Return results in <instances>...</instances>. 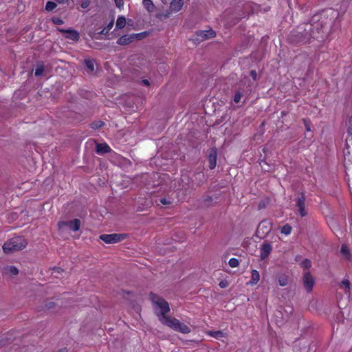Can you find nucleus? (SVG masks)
I'll return each mask as SVG.
<instances>
[{"mask_svg": "<svg viewBox=\"0 0 352 352\" xmlns=\"http://www.w3.org/2000/svg\"><path fill=\"white\" fill-rule=\"evenodd\" d=\"M27 245L28 243L23 236H15L3 244V250L7 254L13 253L25 248Z\"/></svg>", "mask_w": 352, "mask_h": 352, "instance_id": "obj_2", "label": "nucleus"}, {"mask_svg": "<svg viewBox=\"0 0 352 352\" xmlns=\"http://www.w3.org/2000/svg\"><path fill=\"white\" fill-rule=\"evenodd\" d=\"M340 253L342 256L346 258L349 259L350 258V250L347 245L343 244L340 248Z\"/></svg>", "mask_w": 352, "mask_h": 352, "instance_id": "obj_17", "label": "nucleus"}, {"mask_svg": "<svg viewBox=\"0 0 352 352\" xmlns=\"http://www.w3.org/2000/svg\"><path fill=\"white\" fill-rule=\"evenodd\" d=\"M58 30L59 32H60L61 33H63L65 35V38H67L68 39H70V40H72L74 41H76L79 39L78 32L73 29L65 30V29L58 28Z\"/></svg>", "mask_w": 352, "mask_h": 352, "instance_id": "obj_7", "label": "nucleus"}, {"mask_svg": "<svg viewBox=\"0 0 352 352\" xmlns=\"http://www.w3.org/2000/svg\"><path fill=\"white\" fill-rule=\"evenodd\" d=\"M7 270L9 271V272H10L11 274H12L13 275H16L18 274V270L16 267H14V266H10V267H8L7 268Z\"/></svg>", "mask_w": 352, "mask_h": 352, "instance_id": "obj_29", "label": "nucleus"}, {"mask_svg": "<svg viewBox=\"0 0 352 352\" xmlns=\"http://www.w3.org/2000/svg\"><path fill=\"white\" fill-rule=\"evenodd\" d=\"M228 263L231 267H236L239 265V261L235 258H232L229 260Z\"/></svg>", "mask_w": 352, "mask_h": 352, "instance_id": "obj_28", "label": "nucleus"}, {"mask_svg": "<svg viewBox=\"0 0 352 352\" xmlns=\"http://www.w3.org/2000/svg\"><path fill=\"white\" fill-rule=\"evenodd\" d=\"M209 335L216 339H221V338L224 337V333L221 331H210Z\"/></svg>", "mask_w": 352, "mask_h": 352, "instance_id": "obj_20", "label": "nucleus"}, {"mask_svg": "<svg viewBox=\"0 0 352 352\" xmlns=\"http://www.w3.org/2000/svg\"><path fill=\"white\" fill-rule=\"evenodd\" d=\"M126 25V19L124 16H118L116 21V28H123Z\"/></svg>", "mask_w": 352, "mask_h": 352, "instance_id": "obj_19", "label": "nucleus"}, {"mask_svg": "<svg viewBox=\"0 0 352 352\" xmlns=\"http://www.w3.org/2000/svg\"><path fill=\"white\" fill-rule=\"evenodd\" d=\"M340 287L345 289L346 293H349L350 291V283L347 279H344L341 283Z\"/></svg>", "mask_w": 352, "mask_h": 352, "instance_id": "obj_21", "label": "nucleus"}, {"mask_svg": "<svg viewBox=\"0 0 352 352\" xmlns=\"http://www.w3.org/2000/svg\"><path fill=\"white\" fill-rule=\"evenodd\" d=\"M142 83L146 86L149 85V81L148 80H143Z\"/></svg>", "mask_w": 352, "mask_h": 352, "instance_id": "obj_39", "label": "nucleus"}, {"mask_svg": "<svg viewBox=\"0 0 352 352\" xmlns=\"http://www.w3.org/2000/svg\"><path fill=\"white\" fill-rule=\"evenodd\" d=\"M172 202H173V201L169 198L168 199H167V198L160 199V203L162 204L163 205H169Z\"/></svg>", "mask_w": 352, "mask_h": 352, "instance_id": "obj_30", "label": "nucleus"}, {"mask_svg": "<svg viewBox=\"0 0 352 352\" xmlns=\"http://www.w3.org/2000/svg\"><path fill=\"white\" fill-rule=\"evenodd\" d=\"M272 247L268 243H263L260 248V257L261 259H265L271 253Z\"/></svg>", "mask_w": 352, "mask_h": 352, "instance_id": "obj_8", "label": "nucleus"}, {"mask_svg": "<svg viewBox=\"0 0 352 352\" xmlns=\"http://www.w3.org/2000/svg\"><path fill=\"white\" fill-rule=\"evenodd\" d=\"M216 33L212 30H200L196 33L195 36L192 40L196 42H201L206 39L212 38L214 37Z\"/></svg>", "mask_w": 352, "mask_h": 352, "instance_id": "obj_4", "label": "nucleus"}, {"mask_svg": "<svg viewBox=\"0 0 352 352\" xmlns=\"http://www.w3.org/2000/svg\"><path fill=\"white\" fill-rule=\"evenodd\" d=\"M126 238L125 234H102L100 236V239L107 244H113L120 242Z\"/></svg>", "mask_w": 352, "mask_h": 352, "instance_id": "obj_3", "label": "nucleus"}, {"mask_svg": "<svg viewBox=\"0 0 352 352\" xmlns=\"http://www.w3.org/2000/svg\"><path fill=\"white\" fill-rule=\"evenodd\" d=\"M58 352H67V351L65 349H60Z\"/></svg>", "mask_w": 352, "mask_h": 352, "instance_id": "obj_41", "label": "nucleus"}, {"mask_svg": "<svg viewBox=\"0 0 352 352\" xmlns=\"http://www.w3.org/2000/svg\"><path fill=\"white\" fill-rule=\"evenodd\" d=\"M56 305V303L54 302H52V301H50V302H48L47 304H46V307L48 309H54V307Z\"/></svg>", "mask_w": 352, "mask_h": 352, "instance_id": "obj_34", "label": "nucleus"}, {"mask_svg": "<svg viewBox=\"0 0 352 352\" xmlns=\"http://www.w3.org/2000/svg\"><path fill=\"white\" fill-rule=\"evenodd\" d=\"M133 39V36L124 35V36H122L120 38H119L118 39L117 43L119 45H127V44L130 43L131 42H132Z\"/></svg>", "mask_w": 352, "mask_h": 352, "instance_id": "obj_15", "label": "nucleus"}, {"mask_svg": "<svg viewBox=\"0 0 352 352\" xmlns=\"http://www.w3.org/2000/svg\"><path fill=\"white\" fill-rule=\"evenodd\" d=\"M315 284L314 277L309 273H305L303 276V285L307 292H310Z\"/></svg>", "mask_w": 352, "mask_h": 352, "instance_id": "obj_6", "label": "nucleus"}, {"mask_svg": "<svg viewBox=\"0 0 352 352\" xmlns=\"http://www.w3.org/2000/svg\"><path fill=\"white\" fill-rule=\"evenodd\" d=\"M300 266L305 269H309L311 266V263L309 259H305L300 263Z\"/></svg>", "mask_w": 352, "mask_h": 352, "instance_id": "obj_26", "label": "nucleus"}, {"mask_svg": "<svg viewBox=\"0 0 352 352\" xmlns=\"http://www.w3.org/2000/svg\"><path fill=\"white\" fill-rule=\"evenodd\" d=\"M278 283L280 286H286L288 284V278L285 275H281L278 277Z\"/></svg>", "mask_w": 352, "mask_h": 352, "instance_id": "obj_22", "label": "nucleus"}, {"mask_svg": "<svg viewBox=\"0 0 352 352\" xmlns=\"http://www.w3.org/2000/svg\"><path fill=\"white\" fill-rule=\"evenodd\" d=\"M114 1H115L116 6L118 8H119L120 9L123 7V5H124L123 0H114Z\"/></svg>", "mask_w": 352, "mask_h": 352, "instance_id": "obj_32", "label": "nucleus"}, {"mask_svg": "<svg viewBox=\"0 0 352 352\" xmlns=\"http://www.w3.org/2000/svg\"><path fill=\"white\" fill-rule=\"evenodd\" d=\"M250 75H251V76L252 77V78L254 80L256 79V71H254V70L251 71Z\"/></svg>", "mask_w": 352, "mask_h": 352, "instance_id": "obj_36", "label": "nucleus"}, {"mask_svg": "<svg viewBox=\"0 0 352 352\" xmlns=\"http://www.w3.org/2000/svg\"><path fill=\"white\" fill-rule=\"evenodd\" d=\"M142 4L144 8L150 13L155 12V6L151 0H143Z\"/></svg>", "mask_w": 352, "mask_h": 352, "instance_id": "obj_13", "label": "nucleus"}, {"mask_svg": "<svg viewBox=\"0 0 352 352\" xmlns=\"http://www.w3.org/2000/svg\"><path fill=\"white\" fill-rule=\"evenodd\" d=\"M52 21L56 25H60L63 23V21L59 18H53Z\"/></svg>", "mask_w": 352, "mask_h": 352, "instance_id": "obj_33", "label": "nucleus"}, {"mask_svg": "<svg viewBox=\"0 0 352 352\" xmlns=\"http://www.w3.org/2000/svg\"><path fill=\"white\" fill-rule=\"evenodd\" d=\"M104 125V122L102 121H98L96 123L92 124V128L94 129H98L102 127Z\"/></svg>", "mask_w": 352, "mask_h": 352, "instance_id": "obj_31", "label": "nucleus"}, {"mask_svg": "<svg viewBox=\"0 0 352 352\" xmlns=\"http://www.w3.org/2000/svg\"><path fill=\"white\" fill-rule=\"evenodd\" d=\"M208 162L210 168H214L217 163V152L215 151H212V152L210 153Z\"/></svg>", "mask_w": 352, "mask_h": 352, "instance_id": "obj_12", "label": "nucleus"}, {"mask_svg": "<svg viewBox=\"0 0 352 352\" xmlns=\"http://www.w3.org/2000/svg\"><path fill=\"white\" fill-rule=\"evenodd\" d=\"M56 7V4L54 2L52 1H48L46 3L45 9L47 11H52Z\"/></svg>", "mask_w": 352, "mask_h": 352, "instance_id": "obj_27", "label": "nucleus"}, {"mask_svg": "<svg viewBox=\"0 0 352 352\" xmlns=\"http://www.w3.org/2000/svg\"><path fill=\"white\" fill-rule=\"evenodd\" d=\"M151 300L155 306V309L157 315L159 316L160 321L170 328L176 331L182 333H188L190 329L184 323H182L179 320L166 316L169 312L170 307L168 303L163 298L152 294Z\"/></svg>", "mask_w": 352, "mask_h": 352, "instance_id": "obj_1", "label": "nucleus"}, {"mask_svg": "<svg viewBox=\"0 0 352 352\" xmlns=\"http://www.w3.org/2000/svg\"><path fill=\"white\" fill-rule=\"evenodd\" d=\"M56 1L59 3H64V2H66L67 0H56Z\"/></svg>", "mask_w": 352, "mask_h": 352, "instance_id": "obj_40", "label": "nucleus"}, {"mask_svg": "<svg viewBox=\"0 0 352 352\" xmlns=\"http://www.w3.org/2000/svg\"><path fill=\"white\" fill-rule=\"evenodd\" d=\"M272 229L271 223L267 221H262L258 227V232H262L263 234H268Z\"/></svg>", "mask_w": 352, "mask_h": 352, "instance_id": "obj_9", "label": "nucleus"}, {"mask_svg": "<svg viewBox=\"0 0 352 352\" xmlns=\"http://www.w3.org/2000/svg\"><path fill=\"white\" fill-rule=\"evenodd\" d=\"M85 65L88 69L87 72L89 73L93 72L94 70V64H95L94 60L92 59H85Z\"/></svg>", "mask_w": 352, "mask_h": 352, "instance_id": "obj_18", "label": "nucleus"}, {"mask_svg": "<svg viewBox=\"0 0 352 352\" xmlns=\"http://www.w3.org/2000/svg\"><path fill=\"white\" fill-rule=\"evenodd\" d=\"M80 6L82 8H87L89 6V1L88 0H85L81 3Z\"/></svg>", "mask_w": 352, "mask_h": 352, "instance_id": "obj_35", "label": "nucleus"}, {"mask_svg": "<svg viewBox=\"0 0 352 352\" xmlns=\"http://www.w3.org/2000/svg\"><path fill=\"white\" fill-rule=\"evenodd\" d=\"M44 72V67L43 65H38L35 69V76H40L43 74Z\"/></svg>", "mask_w": 352, "mask_h": 352, "instance_id": "obj_25", "label": "nucleus"}, {"mask_svg": "<svg viewBox=\"0 0 352 352\" xmlns=\"http://www.w3.org/2000/svg\"><path fill=\"white\" fill-rule=\"evenodd\" d=\"M110 151V147L106 144H98L96 145V152L98 153H106Z\"/></svg>", "mask_w": 352, "mask_h": 352, "instance_id": "obj_16", "label": "nucleus"}, {"mask_svg": "<svg viewBox=\"0 0 352 352\" xmlns=\"http://www.w3.org/2000/svg\"><path fill=\"white\" fill-rule=\"evenodd\" d=\"M60 271H61V269H60V268H59V267H56V268H54V269H53V272H52V273H53V274H54V273H56V272H57V273H60Z\"/></svg>", "mask_w": 352, "mask_h": 352, "instance_id": "obj_38", "label": "nucleus"}, {"mask_svg": "<svg viewBox=\"0 0 352 352\" xmlns=\"http://www.w3.org/2000/svg\"><path fill=\"white\" fill-rule=\"evenodd\" d=\"M80 221L79 219H76L69 221H62L58 223V228L63 229L65 227H67L69 230L76 232L80 229Z\"/></svg>", "mask_w": 352, "mask_h": 352, "instance_id": "obj_5", "label": "nucleus"}, {"mask_svg": "<svg viewBox=\"0 0 352 352\" xmlns=\"http://www.w3.org/2000/svg\"><path fill=\"white\" fill-rule=\"evenodd\" d=\"M227 285V283L224 281H221L219 283V286L221 287V288H224L226 287Z\"/></svg>", "mask_w": 352, "mask_h": 352, "instance_id": "obj_37", "label": "nucleus"}, {"mask_svg": "<svg viewBox=\"0 0 352 352\" xmlns=\"http://www.w3.org/2000/svg\"><path fill=\"white\" fill-rule=\"evenodd\" d=\"M259 280H260L259 272L256 270H253L252 271V278L249 281L248 284L250 285H254L258 283Z\"/></svg>", "mask_w": 352, "mask_h": 352, "instance_id": "obj_14", "label": "nucleus"}, {"mask_svg": "<svg viewBox=\"0 0 352 352\" xmlns=\"http://www.w3.org/2000/svg\"><path fill=\"white\" fill-rule=\"evenodd\" d=\"M305 196L302 195L300 197L298 198L296 202V206L298 208L299 213L302 217H305L307 214L305 209Z\"/></svg>", "mask_w": 352, "mask_h": 352, "instance_id": "obj_10", "label": "nucleus"}, {"mask_svg": "<svg viewBox=\"0 0 352 352\" xmlns=\"http://www.w3.org/2000/svg\"><path fill=\"white\" fill-rule=\"evenodd\" d=\"M243 93L241 91H237L235 94H234V102L235 103H239V102H241V98H243Z\"/></svg>", "mask_w": 352, "mask_h": 352, "instance_id": "obj_23", "label": "nucleus"}, {"mask_svg": "<svg viewBox=\"0 0 352 352\" xmlns=\"http://www.w3.org/2000/svg\"><path fill=\"white\" fill-rule=\"evenodd\" d=\"M291 232H292V227L288 224L285 225L281 228V233L284 234L285 235H289L291 233Z\"/></svg>", "mask_w": 352, "mask_h": 352, "instance_id": "obj_24", "label": "nucleus"}, {"mask_svg": "<svg viewBox=\"0 0 352 352\" xmlns=\"http://www.w3.org/2000/svg\"><path fill=\"white\" fill-rule=\"evenodd\" d=\"M183 4V0H173L170 3V8L171 10L178 12L182 8Z\"/></svg>", "mask_w": 352, "mask_h": 352, "instance_id": "obj_11", "label": "nucleus"}]
</instances>
